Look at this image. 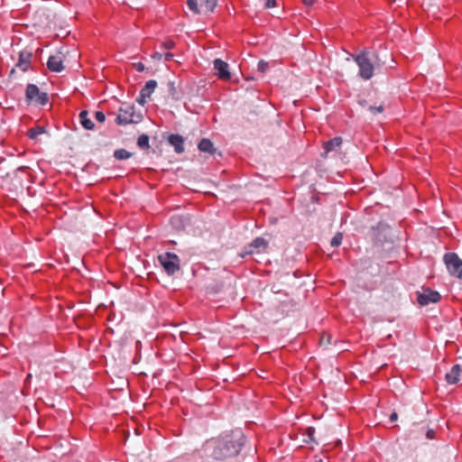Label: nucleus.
<instances>
[{"mask_svg":"<svg viewBox=\"0 0 462 462\" xmlns=\"http://www.w3.org/2000/svg\"><path fill=\"white\" fill-rule=\"evenodd\" d=\"M245 439L242 431H233L231 435L217 442L211 456L217 460H223L238 455L245 444Z\"/></svg>","mask_w":462,"mask_h":462,"instance_id":"obj_1","label":"nucleus"},{"mask_svg":"<svg viewBox=\"0 0 462 462\" xmlns=\"http://www.w3.org/2000/svg\"><path fill=\"white\" fill-rule=\"evenodd\" d=\"M353 59L358 66L359 77L365 80L372 79L374 72V66L368 58V53L363 51L356 55H353Z\"/></svg>","mask_w":462,"mask_h":462,"instance_id":"obj_2","label":"nucleus"},{"mask_svg":"<svg viewBox=\"0 0 462 462\" xmlns=\"http://www.w3.org/2000/svg\"><path fill=\"white\" fill-rule=\"evenodd\" d=\"M158 260L169 275L174 274L180 268V261L176 254L163 253L158 256Z\"/></svg>","mask_w":462,"mask_h":462,"instance_id":"obj_3","label":"nucleus"},{"mask_svg":"<svg viewBox=\"0 0 462 462\" xmlns=\"http://www.w3.org/2000/svg\"><path fill=\"white\" fill-rule=\"evenodd\" d=\"M443 262L451 276L462 279V260L456 253L445 254Z\"/></svg>","mask_w":462,"mask_h":462,"instance_id":"obj_4","label":"nucleus"},{"mask_svg":"<svg viewBox=\"0 0 462 462\" xmlns=\"http://www.w3.org/2000/svg\"><path fill=\"white\" fill-rule=\"evenodd\" d=\"M140 120L141 116L135 115L134 107L133 106H126L119 108L116 123L118 125H126L129 124H136L140 122Z\"/></svg>","mask_w":462,"mask_h":462,"instance_id":"obj_5","label":"nucleus"},{"mask_svg":"<svg viewBox=\"0 0 462 462\" xmlns=\"http://www.w3.org/2000/svg\"><path fill=\"white\" fill-rule=\"evenodd\" d=\"M25 96L28 100L35 101L39 105H46L49 101L48 95L41 92L34 84H29L26 88Z\"/></svg>","mask_w":462,"mask_h":462,"instance_id":"obj_6","label":"nucleus"},{"mask_svg":"<svg viewBox=\"0 0 462 462\" xmlns=\"http://www.w3.org/2000/svg\"><path fill=\"white\" fill-rule=\"evenodd\" d=\"M440 294L430 289H425L421 293L418 294L417 300L421 306H427L430 303H437L440 300Z\"/></svg>","mask_w":462,"mask_h":462,"instance_id":"obj_7","label":"nucleus"},{"mask_svg":"<svg viewBox=\"0 0 462 462\" xmlns=\"http://www.w3.org/2000/svg\"><path fill=\"white\" fill-rule=\"evenodd\" d=\"M213 63L219 79L227 81L231 79V74L228 70L229 66L226 61L221 59H216Z\"/></svg>","mask_w":462,"mask_h":462,"instance_id":"obj_8","label":"nucleus"},{"mask_svg":"<svg viewBox=\"0 0 462 462\" xmlns=\"http://www.w3.org/2000/svg\"><path fill=\"white\" fill-rule=\"evenodd\" d=\"M157 87V82L154 79L148 80L144 87L141 89L137 102L143 106L146 103L147 98L151 97L154 89Z\"/></svg>","mask_w":462,"mask_h":462,"instance_id":"obj_9","label":"nucleus"},{"mask_svg":"<svg viewBox=\"0 0 462 462\" xmlns=\"http://www.w3.org/2000/svg\"><path fill=\"white\" fill-rule=\"evenodd\" d=\"M32 53L30 51L24 50L19 52L18 60L15 67L20 69L23 72L28 70L32 63Z\"/></svg>","mask_w":462,"mask_h":462,"instance_id":"obj_10","label":"nucleus"},{"mask_svg":"<svg viewBox=\"0 0 462 462\" xmlns=\"http://www.w3.org/2000/svg\"><path fill=\"white\" fill-rule=\"evenodd\" d=\"M171 145L174 147V150L177 153H181L184 152V139L180 134H171L168 139Z\"/></svg>","mask_w":462,"mask_h":462,"instance_id":"obj_11","label":"nucleus"},{"mask_svg":"<svg viewBox=\"0 0 462 462\" xmlns=\"http://www.w3.org/2000/svg\"><path fill=\"white\" fill-rule=\"evenodd\" d=\"M47 67L51 71L60 72L64 67L60 56H51L47 61Z\"/></svg>","mask_w":462,"mask_h":462,"instance_id":"obj_12","label":"nucleus"},{"mask_svg":"<svg viewBox=\"0 0 462 462\" xmlns=\"http://www.w3.org/2000/svg\"><path fill=\"white\" fill-rule=\"evenodd\" d=\"M342 144V138L339 136H336L328 142L323 143V148L325 150V154L327 155L328 152L337 151Z\"/></svg>","mask_w":462,"mask_h":462,"instance_id":"obj_13","label":"nucleus"},{"mask_svg":"<svg viewBox=\"0 0 462 462\" xmlns=\"http://www.w3.org/2000/svg\"><path fill=\"white\" fill-rule=\"evenodd\" d=\"M460 372L461 369L458 365H453L450 371L446 374L447 382L450 384L457 383L459 380Z\"/></svg>","mask_w":462,"mask_h":462,"instance_id":"obj_14","label":"nucleus"},{"mask_svg":"<svg viewBox=\"0 0 462 462\" xmlns=\"http://www.w3.org/2000/svg\"><path fill=\"white\" fill-rule=\"evenodd\" d=\"M79 123L80 125L87 130H93L95 127L94 123L88 117V112L87 110H83L79 113Z\"/></svg>","mask_w":462,"mask_h":462,"instance_id":"obj_15","label":"nucleus"},{"mask_svg":"<svg viewBox=\"0 0 462 462\" xmlns=\"http://www.w3.org/2000/svg\"><path fill=\"white\" fill-rule=\"evenodd\" d=\"M198 148L200 152H208L210 154H213L215 152V148H214V144L213 143L208 139V138H203L199 143V145H198Z\"/></svg>","mask_w":462,"mask_h":462,"instance_id":"obj_16","label":"nucleus"},{"mask_svg":"<svg viewBox=\"0 0 462 462\" xmlns=\"http://www.w3.org/2000/svg\"><path fill=\"white\" fill-rule=\"evenodd\" d=\"M217 5V0H200L202 12H212Z\"/></svg>","mask_w":462,"mask_h":462,"instance_id":"obj_17","label":"nucleus"},{"mask_svg":"<svg viewBox=\"0 0 462 462\" xmlns=\"http://www.w3.org/2000/svg\"><path fill=\"white\" fill-rule=\"evenodd\" d=\"M132 156V153L125 149H118L114 152V157L116 160H127Z\"/></svg>","mask_w":462,"mask_h":462,"instance_id":"obj_18","label":"nucleus"},{"mask_svg":"<svg viewBox=\"0 0 462 462\" xmlns=\"http://www.w3.org/2000/svg\"><path fill=\"white\" fill-rule=\"evenodd\" d=\"M187 5L189 10L194 14H200L202 12L200 7V0H187Z\"/></svg>","mask_w":462,"mask_h":462,"instance_id":"obj_19","label":"nucleus"},{"mask_svg":"<svg viewBox=\"0 0 462 462\" xmlns=\"http://www.w3.org/2000/svg\"><path fill=\"white\" fill-rule=\"evenodd\" d=\"M137 145L141 149H148L150 147L149 136L147 134H141L137 139Z\"/></svg>","mask_w":462,"mask_h":462,"instance_id":"obj_20","label":"nucleus"},{"mask_svg":"<svg viewBox=\"0 0 462 462\" xmlns=\"http://www.w3.org/2000/svg\"><path fill=\"white\" fill-rule=\"evenodd\" d=\"M44 133V128L42 126L32 127L29 130L28 135L31 139H36L40 134Z\"/></svg>","mask_w":462,"mask_h":462,"instance_id":"obj_21","label":"nucleus"},{"mask_svg":"<svg viewBox=\"0 0 462 462\" xmlns=\"http://www.w3.org/2000/svg\"><path fill=\"white\" fill-rule=\"evenodd\" d=\"M343 240V236L341 233H337L335 236L331 239L330 245L334 247H337L341 245Z\"/></svg>","mask_w":462,"mask_h":462,"instance_id":"obj_22","label":"nucleus"},{"mask_svg":"<svg viewBox=\"0 0 462 462\" xmlns=\"http://www.w3.org/2000/svg\"><path fill=\"white\" fill-rule=\"evenodd\" d=\"M252 245L254 247H266L267 243L263 238L257 237L256 239L254 240Z\"/></svg>","mask_w":462,"mask_h":462,"instance_id":"obj_23","label":"nucleus"},{"mask_svg":"<svg viewBox=\"0 0 462 462\" xmlns=\"http://www.w3.org/2000/svg\"><path fill=\"white\" fill-rule=\"evenodd\" d=\"M95 118L99 123H104L106 120V116L102 111H97L95 113Z\"/></svg>","mask_w":462,"mask_h":462,"instance_id":"obj_24","label":"nucleus"},{"mask_svg":"<svg viewBox=\"0 0 462 462\" xmlns=\"http://www.w3.org/2000/svg\"><path fill=\"white\" fill-rule=\"evenodd\" d=\"M269 65L264 60H260L258 62V70L264 72L268 69Z\"/></svg>","mask_w":462,"mask_h":462,"instance_id":"obj_25","label":"nucleus"},{"mask_svg":"<svg viewBox=\"0 0 462 462\" xmlns=\"http://www.w3.org/2000/svg\"><path fill=\"white\" fill-rule=\"evenodd\" d=\"M134 68L138 72H143V71L145 69V67H144L143 63H142V62H136V63H134Z\"/></svg>","mask_w":462,"mask_h":462,"instance_id":"obj_26","label":"nucleus"},{"mask_svg":"<svg viewBox=\"0 0 462 462\" xmlns=\"http://www.w3.org/2000/svg\"><path fill=\"white\" fill-rule=\"evenodd\" d=\"M369 110L372 112V113H381L383 111V106H370L369 107Z\"/></svg>","mask_w":462,"mask_h":462,"instance_id":"obj_27","label":"nucleus"},{"mask_svg":"<svg viewBox=\"0 0 462 462\" xmlns=\"http://www.w3.org/2000/svg\"><path fill=\"white\" fill-rule=\"evenodd\" d=\"M276 5L275 0H265V7L266 8H272Z\"/></svg>","mask_w":462,"mask_h":462,"instance_id":"obj_28","label":"nucleus"},{"mask_svg":"<svg viewBox=\"0 0 462 462\" xmlns=\"http://www.w3.org/2000/svg\"><path fill=\"white\" fill-rule=\"evenodd\" d=\"M163 46L165 49L170 50L174 47V42L172 41L169 40V41H166L163 42Z\"/></svg>","mask_w":462,"mask_h":462,"instance_id":"obj_29","label":"nucleus"},{"mask_svg":"<svg viewBox=\"0 0 462 462\" xmlns=\"http://www.w3.org/2000/svg\"><path fill=\"white\" fill-rule=\"evenodd\" d=\"M303 4L306 5V6H313L316 0H302Z\"/></svg>","mask_w":462,"mask_h":462,"instance_id":"obj_30","label":"nucleus"},{"mask_svg":"<svg viewBox=\"0 0 462 462\" xmlns=\"http://www.w3.org/2000/svg\"><path fill=\"white\" fill-rule=\"evenodd\" d=\"M173 55L170 52H167L165 55H164V60L169 61L172 59Z\"/></svg>","mask_w":462,"mask_h":462,"instance_id":"obj_31","label":"nucleus"},{"mask_svg":"<svg viewBox=\"0 0 462 462\" xmlns=\"http://www.w3.org/2000/svg\"><path fill=\"white\" fill-rule=\"evenodd\" d=\"M397 417H398V416H397V413L393 412V413H392V414H391V416H390V420H391V421H395V420H397Z\"/></svg>","mask_w":462,"mask_h":462,"instance_id":"obj_32","label":"nucleus"},{"mask_svg":"<svg viewBox=\"0 0 462 462\" xmlns=\"http://www.w3.org/2000/svg\"><path fill=\"white\" fill-rule=\"evenodd\" d=\"M153 58H156L158 60H160L162 58V54L158 53V52H155L153 55H152Z\"/></svg>","mask_w":462,"mask_h":462,"instance_id":"obj_33","label":"nucleus"},{"mask_svg":"<svg viewBox=\"0 0 462 462\" xmlns=\"http://www.w3.org/2000/svg\"><path fill=\"white\" fill-rule=\"evenodd\" d=\"M14 73H15V69H13L10 71V76H12V75H13V74H14Z\"/></svg>","mask_w":462,"mask_h":462,"instance_id":"obj_34","label":"nucleus"},{"mask_svg":"<svg viewBox=\"0 0 462 462\" xmlns=\"http://www.w3.org/2000/svg\"><path fill=\"white\" fill-rule=\"evenodd\" d=\"M427 436L428 438H431V431H428Z\"/></svg>","mask_w":462,"mask_h":462,"instance_id":"obj_35","label":"nucleus"}]
</instances>
